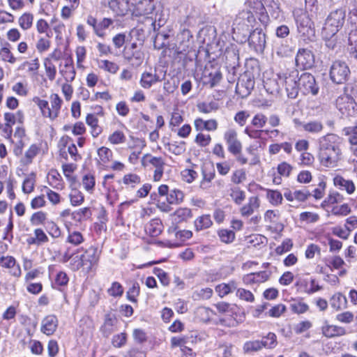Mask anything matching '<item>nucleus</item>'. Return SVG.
<instances>
[{
    "mask_svg": "<svg viewBox=\"0 0 357 357\" xmlns=\"http://www.w3.org/2000/svg\"><path fill=\"white\" fill-rule=\"evenodd\" d=\"M342 139L335 134H327L319 139V158L326 167H335L342 159Z\"/></svg>",
    "mask_w": 357,
    "mask_h": 357,
    "instance_id": "f257e3e1",
    "label": "nucleus"
},
{
    "mask_svg": "<svg viewBox=\"0 0 357 357\" xmlns=\"http://www.w3.org/2000/svg\"><path fill=\"white\" fill-rule=\"evenodd\" d=\"M298 37L306 43L315 40V29L311 15L301 10L294 13Z\"/></svg>",
    "mask_w": 357,
    "mask_h": 357,
    "instance_id": "f03ea898",
    "label": "nucleus"
},
{
    "mask_svg": "<svg viewBox=\"0 0 357 357\" xmlns=\"http://www.w3.org/2000/svg\"><path fill=\"white\" fill-rule=\"evenodd\" d=\"M255 22V17L250 10L240 11L236 15L233 23V33L238 36L242 35L241 42L246 41V33L250 31V27Z\"/></svg>",
    "mask_w": 357,
    "mask_h": 357,
    "instance_id": "7ed1b4c3",
    "label": "nucleus"
},
{
    "mask_svg": "<svg viewBox=\"0 0 357 357\" xmlns=\"http://www.w3.org/2000/svg\"><path fill=\"white\" fill-rule=\"evenodd\" d=\"M345 11L340 8L331 12L326 20L322 31L326 36L337 34L344 23Z\"/></svg>",
    "mask_w": 357,
    "mask_h": 357,
    "instance_id": "20e7f679",
    "label": "nucleus"
},
{
    "mask_svg": "<svg viewBox=\"0 0 357 357\" xmlns=\"http://www.w3.org/2000/svg\"><path fill=\"white\" fill-rule=\"evenodd\" d=\"M350 69L346 62L335 61L330 68V78L337 84L346 82L350 75Z\"/></svg>",
    "mask_w": 357,
    "mask_h": 357,
    "instance_id": "39448f33",
    "label": "nucleus"
},
{
    "mask_svg": "<svg viewBox=\"0 0 357 357\" xmlns=\"http://www.w3.org/2000/svg\"><path fill=\"white\" fill-rule=\"evenodd\" d=\"M123 57L130 66L137 68L143 63L144 54L136 43H132L124 47Z\"/></svg>",
    "mask_w": 357,
    "mask_h": 357,
    "instance_id": "423d86ee",
    "label": "nucleus"
},
{
    "mask_svg": "<svg viewBox=\"0 0 357 357\" xmlns=\"http://www.w3.org/2000/svg\"><path fill=\"white\" fill-rule=\"evenodd\" d=\"M249 47L257 53H263L266 44V36L262 29L256 28L246 36Z\"/></svg>",
    "mask_w": 357,
    "mask_h": 357,
    "instance_id": "0eeeda50",
    "label": "nucleus"
},
{
    "mask_svg": "<svg viewBox=\"0 0 357 357\" xmlns=\"http://www.w3.org/2000/svg\"><path fill=\"white\" fill-rule=\"evenodd\" d=\"M295 72L289 74L278 75L279 82L281 85L284 86L287 96L290 98H296L298 96V90H300L298 80H296L297 75H294Z\"/></svg>",
    "mask_w": 357,
    "mask_h": 357,
    "instance_id": "6e6552de",
    "label": "nucleus"
},
{
    "mask_svg": "<svg viewBox=\"0 0 357 357\" xmlns=\"http://www.w3.org/2000/svg\"><path fill=\"white\" fill-rule=\"evenodd\" d=\"M223 137L227 146V150L231 154L237 155L241 153L243 145L238 138V133L235 129H228L224 133Z\"/></svg>",
    "mask_w": 357,
    "mask_h": 357,
    "instance_id": "1a4fd4ad",
    "label": "nucleus"
},
{
    "mask_svg": "<svg viewBox=\"0 0 357 357\" xmlns=\"http://www.w3.org/2000/svg\"><path fill=\"white\" fill-rule=\"evenodd\" d=\"M255 86V80L249 73L240 76L236 85V93L241 98L248 96Z\"/></svg>",
    "mask_w": 357,
    "mask_h": 357,
    "instance_id": "9d476101",
    "label": "nucleus"
},
{
    "mask_svg": "<svg viewBox=\"0 0 357 357\" xmlns=\"http://www.w3.org/2000/svg\"><path fill=\"white\" fill-rule=\"evenodd\" d=\"M298 84L300 90L304 94L317 95L318 93L319 86L316 83L314 77L310 73H303L298 78Z\"/></svg>",
    "mask_w": 357,
    "mask_h": 357,
    "instance_id": "9b49d317",
    "label": "nucleus"
},
{
    "mask_svg": "<svg viewBox=\"0 0 357 357\" xmlns=\"http://www.w3.org/2000/svg\"><path fill=\"white\" fill-rule=\"evenodd\" d=\"M315 63L314 55L313 52L305 48L299 49L296 56V66L302 69H310L312 68Z\"/></svg>",
    "mask_w": 357,
    "mask_h": 357,
    "instance_id": "f8f14e48",
    "label": "nucleus"
},
{
    "mask_svg": "<svg viewBox=\"0 0 357 357\" xmlns=\"http://www.w3.org/2000/svg\"><path fill=\"white\" fill-rule=\"evenodd\" d=\"M192 34L186 29H183L176 37L178 53H185L191 47L193 43Z\"/></svg>",
    "mask_w": 357,
    "mask_h": 357,
    "instance_id": "ddd939ff",
    "label": "nucleus"
},
{
    "mask_svg": "<svg viewBox=\"0 0 357 357\" xmlns=\"http://www.w3.org/2000/svg\"><path fill=\"white\" fill-rule=\"evenodd\" d=\"M144 158L147 160L149 164L155 168L153 174V181H159L163 175L164 166L165 165L164 160L160 157H155L151 155H146Z\"/></svg>",
    "mask_w": 357,
    "mask_h": 357,
    "instance_id": "4468645a",
    "label": "nucleus"
},
{
    "mask_svg": "<svg viewBox=\"0 0 357 357\" xmlns=\"http://www.w3.org/2000/svg\"><path fill=\"white\" fill-rule=\"evenodd\" d=\"M81 257L83 263L84 268L87 271H90L93 266L95 265L98 259V250L94 247H90L86 250L83 254H81Z\"/></svg>",
    "mask_w": 357,
    "mask_h": 357,
    "instance_id": "2eb2a0df",
    "label": "nucleus"
},
{
    "mask_svg": "<svg viewBox=\"0 0 357 357\" xmlns=\"http://www.w3.org/2000/svg\"><path fill=\"white\" fill-rule=\"evenodd\" d=\"M295 123L303 128V130L310 134H319L324 129V125L319 121H310L308 122H301L296 119Z\"/></svg>",
    "mask_w": 357,
    "mask_h": 357,
    "instance_id": "dca6fc26",
    "label": "nucleus"
},
{
    "mask_svg": "<svg viewBox=\"0 0 357 357\" xmlns=\"http://www.w3.org/2000/svg\"><path fill=\"white\" fill-rule=\"evenodd\" d=\"M260 206V200L257 196L250 197L248 204L243 206L240 212L243 217H249L254 213Z\"/></svg>",
    "mask_w": 357,
    "mask_h": 357,
    "instance_id": "f3484780",
    "label": "nucleus"
},
{
    "mask_svg": "<svg viewBox=\"0 0 357 357\" xmlns=\"http://www.w3.org/2000/svg\"><path fill=\"white\" fill-rule=\"evenodd\" d=\"M58 326V319L54 315L47 316L42 321L41 331L47 335H52Z\"/></svg>",
    "mask_w": 357,
    "mask_h": 357,
    "instance_id": "a211bd4d",
    "label": "nucleus"
},
{
    "mask_svg": "<svg viewBox=\"0 0 357 357\" xmlns=\"http://www.w3.org/2000/svg\"><path fill=\"white\" fill-rule=\"evenodd\" d=\"M321 332L322 334L328 338L342 336L346 334V330L343 327L329 325L327 321H326L325 325L322 326Z\"/></svg>",
    "mask_w": 357,
    "mask_h": 357,
    "instance_id": "6ab92c4d",
    "label": "nucleus"
},
{
    "mask_svg": "<svg viewBox=\"0 0 357 357\" xmlns=\"http://www.w3.org/2000/svg\"><path fill=\"white\" fill-rule=\"evenodd\" d=\"M116 321V318L114 314H107L105 316L104 323L100 327V332L104 337H107L114 332Z\"/></svg>",
    "mask_w": 357,
    "mask_h": 357,
    "instance_id": "aec40b11",
    "label": "nucleus"
},
{
    "mask_svg": "<svg viewBox=\"0 0 357 357\" xmlns=\"http://www.w3.org/2000/svg\"><path fill=\"white\" fill-rule=\"evenodd\" d=\"M50 104H51V111L52 113H49L50 119L53 121L56 119L60 112V109L61 107V105L63 103L62 99L56 93H52L50 96Z\"/></svg>",
    "mask_w": 357,
    "mask_h": 357,
    "instance_id": "412c9836",
    "label": "nucleus"
},
{
    "mask_svg": "<svg viewBox=\"0 0 357 357\" xmlns=\"http://www.w3.org/2000/svg\"><path fill=\"white\" fill-rule=\"evenodd\" d=\"M130 0H113L110 7L119 15H124L130 10Z\"/></svg>",
    "mask_w": 357,
    "mask_h": 357,
    "instance_id": "4be33fe9",
    "label": "nucleus"
},
{
    "mask_svg": "<svg viewBox=\"0 0 357 357\" xmlns=\"http://www.w3.org/2000/svg\"><path fill=\"white\" fill-rule=\"evenodd\" d=\"M161 79L156 73L144 72L142 73L140 79V85L144 89H150L152 85L158 82H160Z\"/></svg>",
    "mask_w": 357,
    "mask_h": 357,
    "instance_id": "5701e85b",
    "label": "nucleus"
},
{
    "mask_svg": "<svg viewBox=\"0 0 357 357\" xmlns=\"http://www.w3.org/2000/svg\"><path fill=\"white\" fill-rule=\"evenodd\" d=\"M146 232L151 236H158L162 231V225L160 219L151 220L145 227Z\"/></svg>",
    "mask_w": 357,
    "mask_h": 357,
    "instance_id": "b1692460",
    "label": "nucleus"
},
{
    "mask_svg": "<svg viewBox=\"0 0 357 357\" xmlns=\"http://www.w3.org/2000/svg\"><path fill=\"white\" fill-rule=\"evenodd\" d=\"M331 305L336 310L346 308L347 305L346 296L341 293L335 294L331 298Z\"/></svg>",
    "mask_w": 357,
    "mask_h": 357,
    "instance_id": "393cba45",
    "label": "nucleus"
},
{
    "mask_svg": "<svg viewBox=\"0 0 357 357\" xmlns=\"http://www.w3.org/2000/svg\"><path fill=\"white\" fill-rule=\"evenodd\" d=\"M334 184L342 190H345L349 194H351L355 190V185L352 181L346 180L341 176H337L334 178Z\"/></svg>",
    "mask_w": 357,
    "mask_h": 357,
    "instance_id": "a878e982",
    "label": "nucleus"
},
{
    "mask_svg": "<svg viewBox=\"0 0 357 357\" xmlns=\"http://www.w3.org/2000/svg\"><path fill=\"white\" fill-rule=\"evenodd\" d=\"M171 215L175 223H179L183 221H186L188 218H190L192 216V212L189 208H180Z\"/></svg>",
    "mask_w": 357,
    "mask_h": 357,
    "instance_id": "bb28decb",
    "label": "nucleus"
},
{
    "mask_svg": "<svg viewBox=\"0 0 357 357\" xmlns=\"http://www.w3.org/2000/svg\"><path fill=\"white\" fill-rule=\"evenodd\" d=\"M202 174L203 176L202 184H204L205 182L210 183L215 176L213 165L210 163L204 164L202 167Z\"/></svg>",
    "mask_w": 357,
    "mask_h": 357,
    "instance_id": "cd10ccee",
    "label": "nucleus"
},
{
    "mask_svg": "<svg viewBox=\"0 0 357 357\" xmlns=\"http://www.w3.org/2000/svg\"><path fill=\"white\" fill-rule=\"evenodd\" d=\"M213 222L209 215H203L195 220V227L197 231L209 228Z\"/></svg>",
    "mask_w": 357,
    "mask_h": 357,
    "instance_id": "c85d7f7f",
    "label": "nucleus"
},
{
    "mask_svg": "<svg viewBox=\"0 0 357 357\" xmlns=\"http://www.w3.org/2000/svg\"><path fill=\"white\" fill-rule=\"evenodd\" d=\"M322 36L325 40L326 47L331 51L337 52V50L340 49V46L337 43V37L335 35L333 36H326L325 31H322Z\"/></svg>",
    "mask_w": 357,
    "mask_h": 357,
    "instance_id": "c756f323",
    "label": "nucleus"
},
{
    "mask_svg": "<svg viewBox=\"0 0 357 357\" xmlns=\"http://www.w3.org/2000/svg\"><path fill=\"white\" fill-rule=\"evenodd\" d=\"M261 349L263 347L273 349L277 345V337L275 333H268L261 341H259Z\"/></svg>",
    "mask_w": 357,
    "mask_h": 357,
    "instance_id": "7c9ffc66",
    "label": "nucleus"
},
{
    "mask_svg": "<svg viewBox=\"0 0 357 357\" xmlns=\"http://www.w3.org/2000/svg\"><path fill=\"white\" fill-rule=\"evenodd\" d=\"M155 8L153 0H142L138 3L137 9L142 15L152 13Z\"/></svg>",
    "mask_w": 357,
    "mask_h": 357,
    "instance_id": "2f4dec72",
    "label": "nucleus"
},
{
    "mask_svg": "<svg viewBox=\"0 0 357 357\" xmlns=\"http://www.w3.org/2000/svg\"><path fill=\"white\" fill-rule=\"evenodd\" d=\"M184 195L182 191L174 189L167 197V201L169 204H178L183 202Z\"/></svg>",
    "mask_w": 357,
    "mask_h": 357,
    "instance_id": "473e14b6",
    "label": "nucleus"
},
{
    "mask_svg": "<svg viewBox=\"0 0 357 357\" xmlns=\"http://www.w3.org/2000/svg\"><path fill=\"white\" fill-rule=\"evenodd\" d=\"M33 21V15L30 13H24L18 20L20 26L27 30L32 26Z\"/></svg>",
    "mask_w": 357,
    "mask_h": 357,
    "instance_id": "72a5a7b5",
    "label": "nucleus"
},
{
    "mask_svg": "<svg viewBox=\"0 0 357 357\" xmlns=\"http://www.w3.org/2000/svg\"><path fill=\"white\" fill-rule=\"evenodd\" d=\"M266 197L269 202L274 206L281 204L283 199L281 192L278 190H267Z\"/></svg>",
    "mask_w": 357,
    "mask_h": 357,
    "instance_id": "f704fd0d",
    "label": "nucleus"
},
{
    "mask_svg": "<svg viewBox=\"0 0 357 357\" xmlns=\"http://www.w3.org/2000/svg\"><path fill=\"white\" fill-rule=\"evenodd\" d=\"M69 278L67 274L63 271H59L54 279V282L52 283V287L54 289H59V287H65L68 283Z\"/></svg>",
    "mask_w": 357,
    "mask_h": 357,
    "instance_id": "c9c22d12",
    "label": "nucleus"
},
{
    "mask_svg": "<svg viewBox=\"0 0 357 357\" xmlns=\"http://www.w3.org/2000/svg\"><path fill=\"white\" fill-rule=\"evenodd\" d=\"M33 102L40 108L41 113L44 117L50 119V114L48 112L52 113L51 108L49 106L48 101L45 100L40 99L38 97L33 98Z\"/></svg>",
    "mask_w": 357,
    "mask_h": 357,
    "instance_id": "e433bc0d",
    "label": "nucleus"
},
{
    "mask_svg": "<svg viewBox=\"0 0 357 357\" xmlns=\"http://www.w3.org/2000/svg\"><path fill=\"white\" fill-rule=\"evenodd\" d=\"M98 67L107 72L114 74L116 73L119 67V66L112 61L108 60H101L98 62Z\"/></svg>",
    "mask_w": 357,
    "mask_h": 357,
    "instance_id": "4c0bfd02",
    "label": "nucleus"
},
{
    "mask_svg": "<svg viewBox=\"0 0 357 357\" xmlns=\"http://www.w3.org/2000/svg\"><path fill=\"white\" fill-rule=\"evenodd\" d=\"M280 85L279 79L278 80L269 79L264 82V87L266 91L271 94L279 93L281 90Z\"/></svg>",
    "mask_w": 357,
    "mask_h": 357,
    "instance_id": "58836bf2",
    "label": "nucleus"
},
{
    "mask_svg": "<svg viewBox=\"0 0 357 357\" xmlns=\"http://www.w3.org/2000/svg\"><path fill=\"white\" fill-rule=\"evenodd\" d=\"M212 314V310L206 307H199L196 310V317L203 322L208 321Z\"/></svg>",
    "mask_w": 357,
    "mask_h": 357,
    "instance_id": "ea45409f",
    "label": "nucleus"
},
{
    "mask_svg": "<svg viewBox=\"0 0 357 357\" xmlns=\"http://www.w3.org/2000/svg\"><path fill=\"white\" fill-rule=\"evenodd\" d=\"M230 196L233 201L238 205L241 204L245 199V192L241 190L238 187L231 188Z\"/></svg>",
    "mask_w": 357,
    "mask_h": 357,
    "instance_id": "a19ab883",
    "label": "nucleus"
},
{
    "mask_svg": "<svg viewBox=\"0 0 357 357\" xmlns=\"http://www.w3.org/2000/svg\"><path fill=\"white\" fill-rule=\"evenodd\" d=\"M86 123L90 126L93 130H92V135L94 137H97L100 132V130L98 128V119L94 114H89L87 115L86 119Z\"/></svg>",
    "mask_w": 357,
    "mask_h": 357,
    "instance_id": "79ce46f5",
    "label": "nucleus"
},
{
    "mask_svg": "<svg viewBox=\"0 0 357 357\" xmlns=\"http://www.w3.org/2000/svg\"><path fill=\"white\" fill-rule=\"evenodd\" d=\"M47 219V214L43 211H38L34 213L31 218L30 222L32 225L38 226L40 225H45V220Z\"/></svg>",
    "mask_w": 357,
    "mask_h": 357,
    "instance_id": "37998d69",
    "label": "nucleus"
},
{
    "mask_svg": "<svg viewBox=\"0 0 357 357\" xmlns=\"http://www.w3.org/2000/svg\"><path fill=\"white\" fill-rule=\"evenodd\" d=\"M198 110L204 114H208L218 109V105L215 102H200L197 105Z\"/></svg>",
    "mask_w": 357,
    "mask_h": 357,
    "instance_id": "c03bdc74",
    "label": "nucleus"
},
{
    "mask_svg": "<svg viewBox=\"0 0 357 357\" xmlns=\"http://www.w3.org/2000/svg\"><path fill=\"white\" fill-rule=\"evenodd\" d=\"M218 236L222 242L230 243L235 239V233L229 229H220L218 231Z\"/></svg>",
    "mask_w": 357,
    "mask_h": 357,
    "instance_id": "a18cd8bd",
    "label": "nucleus"
},
{
    "mask_svg": "<svg viewBox=\"0 0 357 357\" xmlns=\"http://www.w3.org/2000/svg\"><path fill=\"white\" fill-rule=\"evenodd\" d=\"M45 229L53 238H59L61 234L59 227L53 221L46 222Z\"/></svg>",
    "mask_w": 357,
    "mask_h": 357,
    "instance_id": "49530a36",
    "label": "nucleus"
},
{
    "mask_svg": "<svg viewBox=\"0 0 357 357\" xmlns=\"http://www.w3.org/2000/svg\"><path fill=\"white\" fill-rule=\"evenodd\" d=\"M45 68L47 77L50 80L52 81L55 79L56 70L55 66L52 63L49 58L45 60Z\"/></svg>",
    "mask_w": 357,
    "mask_h": 357,
    "instance_id": "de8ad7c7",
    "label": "nucleus"
},
{
    "mask_svg": "<svg viewBox=\"0 0 357 357\" xmlns=\"http://www.w3.org/2000/svg\"><path fill=\"white\" fill-rule=\"evenodd\" d=\"M113 24V20L110 18L105 17L99 23L97 29L96 35L99 37L105 36L104 31L109 27Z\"/></svg>",
    "mask_w": 357,
    "mask_h": 357,
    "instance_id": "09e8293b",
    "label": "nucleus"
},
{
    "mask_svg": "<svg viewBox=\"0 0 357 357\" xmlns=\"http://www.w3.org/2000/svg\"><path fill=\"white\" fill-rule=\"evenodd\" d=\"M140 291L139 284L137 282H134L132 286L127 291V298L132 302H137L136 297L139 296Z\"/></svg>",
    "mask_w": 357,
    "mask_h": 357,
    "instance_id": "8fccbe9b",
    "label": "nucleus"
},
{
    "mask_svg": "<svg viewBox=\"0 0 357 357\" xmlns=\"http://www.w3.org/2000/svg\"><path fill=\"white\" fill-rule=\"evenodd\" d=\"M98 155L101 162L105 164L111 160L112 152L109 149L102 146L98 150Z\"/></svg>",
    "mask_w": 357,
    "mask_h": 357,
    "instance_id": "3c124183",
    "label": "nucleus"
},
{
    "mask_svg": "<svg viewBox=\"0 0 357 357\" xmlns=\"http://www.w3.org/2000/svg\"><path fill=\"white\" fill-rule=\"evenodd\" d=\"M168 149L172 153L179 155L183 153L185 151V143L181 142L178 144L172 143L168 144Z\"/></svg>",
    "mask_w": 357,
    "mask_h": 357,
    "instance_id": "603ef678",
    "label": "nucleus"
},
{
    "mask_svg": "<svg viewBox=\"0 0 357 357\" xmlns=\"http://www.w3.org/2000/svg\"><path fill=\"white\" fill-rule=\"evenodd\" d=\"M246 179L245 171L243 169L235 170L231 176V181L235 184H239Z\"/></svg>",
    "mask_w": 357,
    "mask_h": 357,
    "instance_id": "864d4df0",
    "label": "nucleus"
},
{
    "mask_svg": "<svg viewBox=\"0 0 357 357\" xmlns=\"http://www.w3.org/2000/svg\"><path fill=\"white\" fill-rule=\"evenodd\" d=\"M107 293L113 297L121 296L123 293V288L120 283L114 282L111 287L107 289Z\"/></svg>",
    "mask_w": 357,
    "mask_h": 357,
    "instance_id": "5fc2aeb1",
    "label": "nucleus"
},
{
    "mask_svg": "<svg viewBox=\"0 0 357 357\" xmlns=\"http://www.w3.org/2000/svg\"><path fill=\"white\" fill-rule=\"evenodd\" d=\"M261 349L259 340L248 341L243 345L245 353L258 351Z\"/></svg>",
    "mask_w": 357,
    "mask_h": 357,
    "instance_id": "6e6d98bb",
    "label": "nucleus"
},
{
    "mask_svg": "<svg viewBox=\"0 0 357 357\" xmlns=\"http://www.w3.org/2000/svg\"><path fill=\"white\" fill-rule=\"evenodd\" d=\"M108 140L113 144H119L125 142L126 136L123 132L116 130L109 135Z\"/></svg>",
    "mask_w": 357,
    "mask_h": 357,
    "instance_id": "4d7b16f0",
    "label": "nucleus"
},
{
    "mask_svg": "<svg viewBox=\"0 0 357 357\" xmlns=\"http://www.w3.org/2000/svg\"><path fill=\"white\" fill-rule=\"evenodd\" d=\"M82 184L87 191H91L95 186V178L91 174H85L82 178Z\"/></svg>",
    "mask_w": 357,
    "mask_h": 357,
    "instance_id": "13d9d810",
    "label": "nucleus"
},
{
    "mask_svg": "<svg viewBox=\"0 0 357 357\" xmlns=\"http://www.w3.org/2000/svg\"><path fill=\"white\" fill-rule=\"evenodd\" d=\"M343 131L346 135H349V141L351 144H357V125L354 127L344 128Z\"/></svg>",
    "mask_w": 357,
    "mask_h": 357,
    "instance_id": "bf43d9fd",
    "label": "nucleus"
},
{
    "mask_svg": "<svg viewBox=\"0 0 357 357\" xmlns=\"http://www.w3.org/2000/svg\"><path fill=\"white\" fill-rule=\"evenodd\" d=\"M84 241V238L82 234L79 231H73L70 233L68 238L67 242L74 245H78Z\"/></svg>",
    "mask_w": 357,
    "mask_h": 357,
    "instance_id": "052dcab7",
    "label": "nucleus"
},
{
    "mask_svg": "<svg viewBox=\"0 0 357 357\" xmlns=\"http://www.w3.org/2000/svg\"><path fill=\"white\" fill-rule=\"evenodd\" d=\"M267 121H268V119L266 118V116L264 114H263L261 113H259V114H257L253 117V119L252 120V125L255 127L261 128L265 126Z\"/></svg>",
    "mask_w": 357,
    "mask_h": 357,
    "instance_id": "680f3d73",
    "label": "nucleus"
},
{
    "mask_svg": "<svg viewBox=\"0 0 357 357\" xmlns=\"http://www.w3.org/2000/svg\"><path fill=\"white\" fill-rule=\"evenodd\" d=\"M236 295L241 300H244L248 302H253L255 300L254 295L252 293L245 289L239 288L237 289Z\"/></svg>",
    "mask_w": 357,
    "mask_h": 357,
    "instance_id": "e2e57ef3",
    "label": "nucleus"
},
{
    "mask_svg": "<svg viewBox=\"0 0 357 357\" xmlns=\"http://www.w3.org/2000/svg\"><path fill=\"white\" fill-rule=\"evenodd\" d=\"M0 56L4 61L14 63L16 61L15 57L8 47H2L0 50Z\"/></svg>",
    "mask_w": 357,
    "mask_h": 357,
    "instance_id": "0e129e2a",
    "label": "nucleus"
},
{
    "mask_svg": "<svg viewBox=\"0 0 357 357\" xmlns=\"http://www.w3.org/2000/svg\"><path fill=\"white\" fill-rule=\"evenodd\" d=\"M70 199L73 206H79L83 203L84 198L82 192L75 190L70 195Z\"/></svg>",
    "mask_w": 357,
    "mask_h": 357,
    "instance_id": "69168bd1",
    "label": "nucleus"
},
{
    "mask_svg": "<svg viewBox=\"0 0 357 357\" xmlns=\"http://www.w3.org/2000/svg\"><path fill=\"white\" fill-rule=\"evenodd\" d=\"M344 197L337 192H331L328 197L324 200V203L328 204H334L336 203H340L343 201Z\"/></svg>",
    "mask_w": 357,
    "mask_h": 357,
    "instance_id": "338daca9",
    "label": "nucleus"
},
{
    "mask_svg": "<svg viewBox=\"0 0 357 357\" xmlns=\"http://www.w3.org/2000/svg\"><path fill=\"white\" fill-rule=\"evenodd\" d=\"M349 51L357 48V29H351L349 33Z\"/></svg>",
    "mask_w": 357,
    "mask_h": 357,
    "instance_id": "774afa93",
    "label": "nucleus"
}]
</instances>
